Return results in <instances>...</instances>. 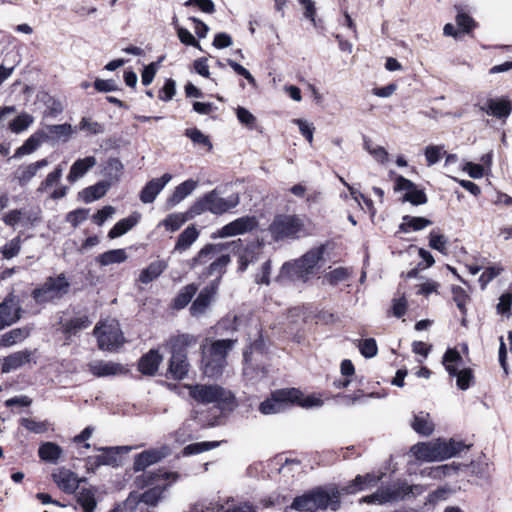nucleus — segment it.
<instances>
[{"label": "nucleus", "mask_w": 512, "mask_h": 512, "mask_svg": "<svg viewBox=\"0 0 512 512\" xmlns=\"http://www.w3.org/2000/svg\"><path fill=\"white\" fill-rule=\"evenodd\" d=\"M323 401L314 395H305L298 388H281L270 393V396L259 405V411L264 415L276 414L287 408L298 406L311 408L321 406Z\"/></svg>", "instance_id": "f257e3e1"}, {"label": "nucleus", "mask_w": 512, "mask_h": 512, "mask_svg": "<svg viewBox=\"0 0 512 512\" xmlns=\"http://www.w3.org/2000/svg\"><path fill=\"white\" fill-rule=\"evenodd\" d=\"M178 474L176 472H167L163 469L157 471L144 472L134 479V484L138 489L150 487L138 496V502H143L149 506H156L163 498L164 492L171 485L169 480L176 481Z\"/></svg>", "instance_id": "f03ea898"}, {"label": "nucleus", "mask_w": 512, "mask_h": 512, "mask_svg": "<svg viewBox=\"0 0 512 512\" xmlns=\"http://www.w3.org/2000/svg\"><path fill=\"white\" fill-rule=\"evenodd\" d=\"M240 203L238 193H233L227 198L220 196L218 188L206 192L198 198L188 209L190 217L201 215L204 212H210L213 215H223L232 211Z\"/></svg>", "instance_id": "7ed1b4c3"}, {"label": "nucleus", "mask_w": 512, "mask_h": 512, "mask_svg": "<svg viewBox=\"0 0 512 512\" xmlns=\"http://www.w3.org/2000/svg\"><path fill=\"white\" fill-rule=\"evenodd\" d=\"M195 342V338L189 334H180L170 339L171 357L166 373L168 379L180 381L188 375V347Z\"/></svg>", "instance_id": "20e7f679"}, {"label": "nucleus", "mask_w": 512, "mask_h": 512, "mask_svg": "<svg viewBox=\"0 0 512 512\" xmlns=\"http://www.w3.org/2000/svg\"><path fill=\"white\" fill-rule=\"evenodd\" d=\"M70 282L65 273L48 276L45 281L31 291V297L37 305L45 306L61 300L69 293Z\"/></svg>", "instance_id": "39448f33"}, {"label": "nucleus", "mask_w": 512, "mask_h": 512, "mask_svg": "<svg viewBox=\"0 0 512 512\" xmlns=\"http://www.w3.org/2000/svg\"><path fill=\"white\" fill-rule=\"evenodd\" d=\"M188 389L190 397L198 403H214L220 410H231L234 406V395L219 385L194 384Z\"/></svg>", "instance_id": "423d86ee"}, {"label": "nucleus", "mask_w": 512, "mask_h": 512, "mask_svg": "<svg viewBox=\"0 0 512 512\" xmlns=\"http://www.w3.org/2000/svg\"><path fill=\"white\" fill-rule=\"evenodd\" d=\"M236 341V339L215 340L207 351L203 352V372L206 376L215 377L222 374L228 353L234 347Z\"/></svg>", "instance_id": "0eeeda50"}, {"label": "nucleus", "mask_w": 512, "mask_h": 512, "mask_svg": "<svg viewBox=\"0 0 512 512\" xmlns=\"http://www.w3.org/2000/svg\"><path fill=\"white\" fill-rule=\"evenodd\" d=\"M268 231L274 241L298 239L305 232V224L299 215L277 214L269 225Z\"/></svg>", "instance_id": "6e6552de"}, {"label": "nucleus", "mask_w": 512, "mask_h": 512, "mask_svg": "<svg viewBox=\"0 0 512 512\" xmlns=\"http://www.w3.org/2000/svg\"><path fill=\"white\" fill-rule=\"evenodd\" d=\"M325 251V244H321L318 247L312 248L294 263L285 262L281 268V271L283 274L297 276L314 274L315 268L324 257Z\"/></svg>", "instance_id": "1a4fd4ad"}, {"label": "nucleus", "mask_w": 512, "mask_h": 512, "mask_svg": "<svg viewBox=\"0 0 512 512\" xmlns=\"http://www.w3.org/2000/svg\"><path fill=\"white\" fill-rule=\"evenodd\" d=\"M462 363V356L456 348H448L443 355L442 364L449 376L456 377V384L460 390H467L474 383V373L471 368L458 370Z\"/></svg>", "instance_id": "9d476101"}, {"label": "nucleus", "mask_w": 512, "mask_h": 512, "mask_svg": "<svg viewBox=\"0 0 512 512\" xmlns=\"http://www.w3.org/2000/svg\"><path fill=\"white\" fill-rule=\"evenodd\" d=\"M228 247H231V252L238 257V271L244 272L249 264L258 259L261 252V244L259 242L251 241L244 245L242 239L233 240L228 242Z\"/></svg>", "instance_id": "9b49d317"}, {"label": "nucleus", "mask_w": 512, "mask_h": 512, "mask_svg": "<svg viewBox=\"0 0 512 512\" xmlns=\"http://www.w3.org/2000/svg\"><path fill=\"white\" fill-rule=\"evenodd\" d=\"M393 189L395 192L405 191L401 198L402 202H408L413 206L424 205L428 202L425 190L402 175H397L394 178Z\"/></svg>", "instance_id": "f8f14e48"}, {"label": "nucleus", "mask_w": 512, "mask_h": 512, "mask_svg": "<svg viewBox=\"0 0 512 512\" xmlns=\"http://www.w3.org/2000/svg\"><path fill=\"white\" fill-rule=\"evenodd\" d=\"M258 227L259 221L256 216L245 215L227 223L218 229L217 232L212 235V238H226L242 235L245 233L253 232Z\"/></svg>", "instance_id": "ddd939ff"}, {"label": "nucleus", "mask_w": 512, "mask_h": 512, "mask_svg": "<svg viewBox=\"0 0 512 512\" xmlns=\"http://www.w3.org/2000/svg\"><path fill=\"white\" fill-rule=\"evenodd\" d=\"M313 498V508L316 510H326L330 507L331 510L336 511L340 508L341 490L332 488L327 491L324 487L318 486L310 490Z\"/></svg>", "instance_id": "4468645a"}, {"label": "nucleus", "mask_w": 512, "mask_h": 512, "mask_svg": "<svg viewBox=\"0 0 512 512\" xmlns=\"http://www.w3.org/2000/svg\"><path fill=\"white\" fill-rule=\"evenodd\" d=\"M218 290V281H211L203 287L189 308L190 315L193 317L204 315L214 302Z\"/></svg>", "instance_id": "2eb2a0df"}, {"label": "nucleus", "mask_w": 512, "mask_h": 512, "mask_svg": "<svg viewBox=\"0 0 512 512\" xmlns=\"http://www.w3.org/2000/svg\"><path fill=\"white\" fill-rule=\"evenodd\" d=\"M476 106L488 116L497 118L503 123L512 112V102L507 98H488L483 105L477 104Z\"/></svg>", "instance_id": "dca6fc26"}, {"label": "nucleus", "mask_w": 512, "mask_h": 512, "mask_svg": "<svg viewBox=\"0 0 512 512\" xmlns=\"http://www.w3.org/2000/svg\"><path fill=\"white\" fill-rule=\"evenodd\" d=\"M168 455L166 447L151 448L138 453L134 457L133 471H145L149 466L160 462Z\"/></svg>", "instance_id": "f3484780"}, {"label": "nucleus", "mask_w": 512, "mask_h": 512, "mask_svg": "<svg viewBox=\"0 0 512 512\" xmlns=\"http://www.w3.org/2000/svg\"><path fill=\"white\" fill-rule=\"evenodd\" d=\"M60 329L66 339L77 335L81 330L87 329L92 321L87 313L77 312L75 317L70 319L61 318L59 321Z\"/></svg>", "instance_id": "a211bd4d"}, {"label": "nucleus", "mask_w": 512, "mask_h": 512, "mask_svg": "<svg viewBox=\"0 0 512 512\" xmlns=\"http://www.w3.org/2000/svg\"><path fill=\"white\" fill-rule=\"evenodd\" d=\"M52 479L66 494H73L79 487L80 480L77 474L65 467L56 469L52 473Z\"/></svg>", "instance_id": "6ab92c4d"}, {"label": "nucleus", "mask_w": 512, "mask_h": 512, "mask_svg": "<svg viewBox=\"0 0 512 512\" xmlns=\"http://www.w3.org/2000/svg\"><path fill=\"white\" fill-rule=\"evenodd\" d=\"M171 179L172 175L165 173L160 178H153L148 181L139 193L140 201L144 204L154 202L157 195L164 189Z\"/></svg>", "instance_id": "aec40b11"}, {"label": "nucleus", "mask_w": 512, "mask_h": 512, "mask_svg": "<svg viewBox=\"0 0 512 512\" xmlns=\"http://www.w3.org/2000/svg\"><path fill=\"white\" fill-rule=\"evenodd\" d=\"M21 308L15 307L13 295H8L0 303V330L11 326L21 318Z\"/></svg>", "instance_id": "412c9836"}, {"label": "nucleus", "mask_w": 512, "mask_h": 512, "mask_svg": "<svg viewBox=\"0 0 512 512\" xmlns=\"http://www.w3.org/2000/svg\"><path fill=\"white\" fill-rule=\"evenodd\" d=\"M89 372L98 378L125 374L128 370L119 363L98 360L88 364Z\"/></svg>", "instance_id": "4be33fe9"}, {"label": "nucleus", "mask_w": 512, "mask_h": 512, "mask_svg": "<svg viewBox=\"0 0 512 512\" xmlns=\"http://www.w3.org/2000/svg\"><path fill=\"white\" fill-rule=\"evenodd\" d=\"M163 361V356L157 349H151L138 360V371L145 376H154Z\"/></svg>", "instance_id": "5701e85b"}, {"label": "nucleus", "mask_w": 512, "mask_h": 512, "mask_svg": "<svg viewBox=\"0 0 512 512\" xmlns=\"http://www.w3.org/2000/svg\"><path fill=\"white\" fill-rule=\"evenodd\" d=\"M98 347L101 350L112 351L120 347L123 340V333L119 328L107 327L98 335Z\"/></svg>", "instance_id": "b1692460"}, {"label": "nucleus", "mask_w": 512, "mask_h": 512, "mask_svg": "<svg viewBox=\"0 0 512 512\" xmlns=\"http://www.w3.org/2000/svg\"><path fill=\"white\" fill-rule=\"evenodd\" d=\"M412 452L418 460H441L439 438L432 442H420L412 447Z\"/></svg>", "instance_id": "393cba45"}, {"label": "nucleus", "mask_w": 512, "mask_h": 512, "mask_svg": "<svg viewBox=\"0 0 512 512\" xmlns=\"http://www.w3.org/2000/svg\"><path fill=\"white\" fill-rule=\"evenodd\" d=\"M228 248L225 243H208L204 245L198 253L191 259L190 267L195 268L199 265H204L209 262L214 256Z\"/></svg>", "instance_id": "a878e982"}, {"label": "nucleus", "mask_w": 512, "mask_h": 512, "mask_svg": "<svg viewBox=\"0 0 512 512\" xmlns=\"http://www.w3.org/2000/svg\"><path fill=\"white\" fill-rule=\"evenodd\" d=\"M379 478L373 473H366L365 475H357L353 480L348 482L345 486L341 487L342 494H355L364 490L367 487L374 486Z\"/></svg>", "instance_id": "bb28decb"}, {"label": "nucleus", "mask_w": 512, "mask_h": 512, "mask_svg": "<svg viewBox=\"0 0 512 512\" xmlns=\"http://www.w3.org/2000/svg\"><path fill=\"white\" fill-rule=\"evenodd\" d=\"M41 131L45 142H66L72 135V127L68 123L47 125Z\"/></svg>", "instance_id": "cd10ccee"}, {"label": "nucleus", "mask_w": 512, "mask_h": 512, "mask_svg": "<svg viewBox=\"0 0 512 512\" xmlns=\"http://www.w3.org/2000/svg\"><path fill=\"white\" fill-rule=\"evenodd\" d=\"M48 163V160L44 158L27 166H20L15 172V179L21 187H24L37 174L38 170L46 167Z\"/></svg>", "instance_id": "c85d7f7f"}, {"label": "nucleus", "mask_w": 512, "mask_h": 512, "mask_svg": "<svg viewBox=\"0 0 512 512\" xmlns=\"http://www.w3.org/2000/svg\"><path fill=\"white\" fill-rule=\"evenodd\" d=\"M100 454L103 465L117 467L119 465V456L131 451L130 446H114V447H96Z\"/></svg>", "instance_id": "c756f323"}, {"label": "nucleus", "mask_w": 512, "mask_h": 512, "mask_svg": "<svg viewBox=\"0 0 512 512\" xmlns=\"http://www.w3.org/2000/svg\"><path fill=\"white\" fill-rule=\"evenodd\" d=\"M141 215L138 212H133L128 217L119 220L115 225L109 230L108 238L115 239L130 231L134 226L138 224L140 221Z\"/></svg>", "instance_id": "7c9ffc66"}, {"label": "nucleus", "mask_w": 512, "mask_h": 512, "mask_svg": "<svg viewBox=\"0 0 512 512\" xmlns=\"http://www.w3.org/2000/svg\"><path fill=\"white\" fill-rule=\"evenodd\" d=\"M96 165V158L88 156L85 158L77 159L71 166L67 180L70 183L77 181L83 177L92 167Z\"/></svg>", "instance_id": "2f4dec72"}, {"label": "nucleus", "mask_w": 512, "mask_h": 512, "mask_svg": "<svg viewBox=\"0 0 512 512\" xmlns=\"http://www.w3.org/2000/svg\"><path fill=\"white\" fill-rule=\"evenodd\" d=\"M198 291L196 283H190L182 287L177 295L173 298L170 307L174 310L184 309L193 299Z\"/></svg>", "instance_id": "473e14b6"}, {"label": "nucleus", "mask_w": 512, "mask_h": 512, "mask_svg": "<svg viewBox=\"0 0 512 512\" xmlns=\"http://www.w3.org/2000/svg\"><path fill=\"white\" fill-rule=\"evenodd\" d=\"M31 357L32 352L29 350L14 352L4 358L2 371L10 372L12 370H16L22 367L23 365L29 363L31 361Z\"/></svg>", "instance_id": "72a5a7b5"}, {"label": "nucleus", "mask_w": 512, "mask_h": 512, "mask_svg": "<svg viewBox=\"0 0 512 512\" xmlns=\"http://www.w3.org/2000/svg\"><path fill=\"white\" fill-rule=\"evenodd\" d=\"M230 262V256L228 254H223L216 258L212 263H210V265L203 272V275L206 277L216 275V278L213 281H218L219 286Z\"/></svg>", "instance_id": "f704fd0d"}, {"label": "nucleus", "mask_w": 512, "mask_h": 512, "mask_svg": "<svg viewBox=\"0 0 512 512\" xmlns=\"http://www.w3.org/2000/svg\"><path fill=\"white\" fill-rule=\"evenodd\" d=\"M166 268L167 263L164 260L153 261L140 272L138 281L142 284H148L157 279Z\"/></svg>", "instance_id": "c9c22d12"}, {"label": "nucleus", "mask_w": 512, "mask_h": 512, "mask_svg": "<svg viewBox=\"0 0 512 512\" xmlns=\"http://www.w3.org/2000/svg\"><path fill=\"white\" fill-rule=\"evenodd\" d=\"M196 187L197 182L193 179H188L182 182L175 187L173 193L167 199V204L171 207L175 206L190 195Z\"/></svg>", "instance_id": "e433bc0d"}, {"label": "nucleus", "mask_w": 512, "mask_h": 512, "mask_svg": "<svg viewBox=\"0 0 512 512\" xmlns=\"http://www.w3.org/2000/svg\"><path fill=\"white\" fill-rule=\"evenodd\" d=\"M109 187V182L101 181L94 185L84 188L82 191L79 192V196L85 203H91L95 200L102 198L106 194Z\"/></svg>", "instance_id": "4c0bfd02"}, {"label": "nucleus", "mask_w": 512, "mask_h": 512, "mask_svg": "<svg viewBox=\"0 0 512 512\" xmlns=\"http://www.w3.org/2000/svg\"><path fill=\"white\" fill-rule=\"evenodd\" d=\"M45 142L42 131L38 130L32 134L24 143L15 150L14 158H20L36 151Z\"/></svg>", "instance_id": "58836bf2"}, {"label": "nucleus", "mask_w": 512, "mask_h": 512, "mask_svg": "<svg viewBox=\"0 0 512 512\" xmlns=\"http://www.w3.org/2000/svg\"><path fill=\"white\" fill-rule=\"evenodd\" d=\"M441 460L449 459L458 455L465 449H469L470 446L466 445L463 441H456L454 439L445 440L439 438Z\"/></svg>", "instance_id": "ea45409f"}, {"label": "nucleus", "mask_w": 512, "mask_h": 512, "mask_svg": "<svg viewBox=\"0 0 512 512\" xmlns=\"http://www.w3.org/2000/svg\"><path fill=\"white\" fill-rule=\"evenodd\" d=\"M411 426L416 433L422 436H430L435 429L429 413L423 411L414 416Z\"/></svg>", "instance_id": "a19ab883"}, {"label": "nucleus", "mask_w": 512, "mask_h": 512, "mask_svg": "<svg viewBox=\"0 0 512 512\" xmlns=\"http://www.w3.org/2000/svg\"><path fill=\"white\" fill-rule=\"evenodd\" d=\"M200 231L194 224L186 227L178 236L174 249L176 251L187 250L199 237Z\"/></svg>", "instance_id": "79ce46f5"}, {"label": "nucleus", "mask_w": 512, "mask_h": 512, "mask_svg": "<svg viewBox=\"0 0 512 512\" xmlns=\"http://www.w3.org/2000/svg\"><path fill=\"white\" fill-rule=\"evenodd\" d=\"M124 171V166L119 158L110 157L103 167V175L109 180L110 185L117 183Z\"/></svg>", "instance_id": "37998d69"}, {"label": "nucleus", "mask_w": 512, "mask_h": 512, "mask_svg": "<svg viewBox=\"0 0 512 512\" xmlns=\"http://www.w3.org/2000/svg\"><path fill=\"white\" fill-rule=\"evenodd\" d=\"M62 452V448L54 442H44L38 449L39 458L50 463H56L61 457Z\"/></svg>", "instance_id": "c03bdc74"}, {"label": "nucleus", "mask_w": 512, "mask_h": 512, "mask_svg": "<svg viewBox=\"0 0 512 512\" xmlns=\"http://www.w3.org/2000/svg\"><path fill=\"white\" fill-rule=\"evenodd\" d=\"M402 219L403 222L399 225V231L404 233L410 231H420L432 224V221L425 217L405 215Z\"/></svg>", "instance_id": "a18cd8bd"}, {"label": "nucleus", "mask_w": 512, "mask_h": 512, "mask_svg": "<svg viewBox=\"0 0 512 512\" xmlns=\"http://www.w3.org/2000/svg\"><path fill=\"white\" fill-rule=\"evenodd\" d=\"M30 334V330L26 327L14 328L0 336V347H10L22 342Z\"/></svg>", "instance_id": "49530a36"}, {"label": "nucleus", "mask_w": 512, "mask_h": 512, "mask_svg": "<svg viewBox=\"0 0 512 512\" xmlns=\"http://www.w3.org/2000/svg\"><path fill=\"white\" fill-rule=\"evenodd\" d=\"M452 295H453V301L455 302L457 308L460 310V312L462 314L461 324L463 326H466V322H467V320H466V314H467L466 303L470 300V297L466 293V291L460 286L452 287Z\"/></svg>", "instance_id": "de8ad7c7"}, {"label": "nucleus", "mask_w": 512, "mask_h": 512, "mask_svg": "<svg viewBox=\"0 0 512 512\" xmlns=\"http://www.w3.org/2000/svg\"><path fill=\"white\" fill-rule=\"evenodd\" d=\"M127 259L124 249H114L106 251L97 257V262L101 266H107L114 263H122Z\"/></svg>", "instance_id": "09e8293b"}, {"label": "nucleus", "mask_w": 512, "mask_h": 512, "mask_svg": "<svg viewBox=\"0 0 512 512\" xmlns=\"http://www.w3.org/2000/svg\"><path fill=\"white\" fill-rule=\"evenodd\" d=\"M313 498L311 491L308 490L304 494L297 496L293 499L290 506L287 509H292L300 512L314 511Z\"/></svg>", "instance_id": "8fccbe9b"}, {"label": "nucleus", "mask_w": 512, "mask_h": 512, "mask_svg": "<svg viewBox=\"0 0 512 512\" xmlns=\"http://www.w3.org/2000/svg\"><path fill=\"white\" fill-rule=\"evenodd\" d=\"M20 426L35 434H44L49 430V422L47 420L37 421L33 418H21Z\"/></svg>", "instance_id": "3c124183"}, {"label": "nucleus", "mask_w": 512, "mask_h": 512, "mask_svg": "<svg viewBox=\"0 0 512 512\" xmlns=\"http://www.w3.org/2000/svg\"><path fill=\"white\" fill-rule=\"evenodd\" d=\"M192 217L189 216L188 211L185 214L182 213H173L169 214L162 222L163 226L166 230L169 231H177L180 227Z\"/></svg>", "instance_id": "603ef678"}, {"label": "nucleus", "mask_w": 512, "mask_h": 512, "mask_svg": "<svg viewBox=\"0 0 512 512\" xmlns=\"http://www.w3.org/2000/svg\"><path fill=\"white\" fill-rule=\"evenodd\" d=\"M218 445H219V442H217V441H204V442L192 443L183 448L182 455L183 456H191V455L199 454V453L214 449Z\"/></svg>", "instance_id": "864d4df0"}, {"label": "nucleus", "mask_w": 512, "mask_h": 512, "mask_svg": "<svg viewBox=\"0 0 512 512\" xmlns=\"http://www.w3.org/2000/svg\"><path fill=\"white\" fill-rule=\"evenodd\" d=\"M447 243L448 239L445 235L440 233L439 229L435 230L433 229L429 234V246L439 251L442 254L447 253Z\"/></svg>", "instance_id": "5fc2aeb1"}, {"label": "nucleus", "mask_w": 512, "mask_h": 512, "mask_svg": "<svg viewBox=\"0 0 512 512\" xmlns=\"http://www.w3.org/2000/svg\"><path fill=\"white\" fill-rule=\"evenodd\" d=\"M185 135L194 143L197 145H200L202 147H205L207 151H210L212 149V143L209 139V137L205 134H203L199 129L197 128H188L185 130Z\"/></svg>", "instance_id": "6e6d98bb"}, {"label": "nucleus", "mask_w": 512, "mask_h": 512, "mask_svg": "<svg viewBox=\"0 0 512 512\" xmlns=\"http://www.w3.org/2000/svg\"><path fill=\"white\" fill-rule=\"evenodd\" d=\"M77 502L84 509V512H93L96 507L94 494L89 489H82L78 493Z\"/></svg>", "instance_id": "4d7b16f0"}, {"label": "nucleus", "mask_w": 512, "mask_h": 512, "mask_svg": "<svg viewBox=\"0 0 512 512\" xmlns=\"http://www.w3.org/2000/svg\"><path fill=\"white\" fill-rule=\"evenodd\" d=\"M21 244L22 239L19 235L11 239L1 248L2 257L8 260L16 257L21 250Z\"/></svg>", "instance_id": "13d9d810"}, {"label": "nucleus", "mask_w": 512, "mask_h": 512, "mask_svg": "<svg viewBox=\"0 0 512 512\" xmlns=\"http://www.w3.org/2000/svg\"><path fill=\"white\" fill-rule=\"evenodd\" d=\"M358 349L365 358H373L378 353L377 342L374 338L359 340Z\"/></svg>", "instance_id": "bf43d9fd"}, {"label": "nucleus", "mask_w": 512, "mask_h": 512, "mask_svg": "<svg viewBox=\"0 0 512 512\" xmlns=\"http://www.w3.org/2000/svg\"><path fill=\"white\" fill-rule=\"evenodd\" d=\"M79 130L85 131L89 135H97L104 132V125L93 121L91 118L83 117L78 125Z\"/></svg>", "instance_id": "052dcab7"}, {"label": "nucleus", "mask_w": 512, "mask_h": 512, "mask_svg": "<svg viewBox=\"0 0 512 512\" xmlns=\"http://www.w3.org/2000/svg\"><path fill=\"white\" fill-rule=\"evenodd\" d=\"M265 342L263 340L262 334L259 335L257 339H255L249 347H247L243 352V359L245 363H249L252 360V353L259 352L263 354L265 352Z\"/></svg>", "instance_id": "680f3d73"}, {"label": "nucleus", "mask_w": 512, "mask_h": 512, "mask_svg": "<svg viewBox=\"0 0 512 512\" xmlns=\"http://www.w3.org/2000/svg\"><path fill=\"white\" fill-rule=\"evenodd\" d=\"M314 319L317 324L322 325H334L340 321V318L336 313L326 309L317 311L314 315Z\"/></svg>", "instance_id": "e2e57ef3"}, {"label": "nucleus", "mask_w": 512, "mask_h": 512, "mask_svg": "<svg viewBox=\"0 0 512 512\" xmlns=\"http://www.w3.org/2000/svg\"><path fill=\"white\" fill-rule=\"evenodd\" d=\"M236 114L239 122L246 126L248 129L253 130L257 128L256 117L244 107H238Z\"/></svg>", "instance_id": "0e129e2a"}, {"label": "nucleus", "mask_w": 512, "mask_h": 512, "mask_svg": "<svg viewBox=\"0 0 512 512\" xmlns=\"http://www.w3.org/2000/svg\"><path fill=\"white\" fill-rule=\"evenodd\" d=\"M89 209L78 208L70 211L66 215V221L71 224L73 228H77L83 221L88 218Z\"/></svg>", "instance_id": "69168bd1"}, {"label": "nucleus", "mask_w": 512, "mask_h": 512, "mask_svg": "<svg viewBox=\"0 0 512 512\" xmlns=\"http://www.w3.org/2000/svg\"><path fill=\"white\" fill-rule=\"evenodd\" d=\"M32 123V117L28 114L16 116L9 124V128L14 133H20L26 130Z\"/></svg>", "instance_id": "338daca9"}, {"label": "nucleus", "mask_w": 512, "mask_h": 512, "mask_svg": "<svg viewBox=\"0 0 512 512\" xmlns=\"http://www.w3.org/2000/svg\"><path fill=\"white\" fill-rule=\"evenodd\" d=\"M512 306V289L505 291L499 298L497 304V313L501 315L510 316Z\"/></svg>", "instance_id": "774afa93"}]
</instances>
